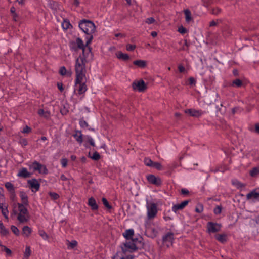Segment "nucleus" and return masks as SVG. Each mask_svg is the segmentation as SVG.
Returning a JSON list of instances; mask_svg holds the SVG:
<instances>
[{"label": "nucleus", "mask_w": 259, "mask_h": 259, "mask_svg": "<svg viewBox=\"0 0 259 259\" xmlns=\"http://www.w3.org/2000/svg\"><path fill=\"white\" fill-rule=\"evenodd\" d=\"M19 213L18 214L17 219L20 223H25L28 220V212L25 207L27 205L17 203Z\"/></svg>", "instance_id": "nucleus-5"}, {"label": "nucleus", "mask_w": 259, "mask_h": 259, "mask_svg": "<svg viewBox=\"0 0 259 259\" xmlns=\"http://www.w3.org/2000/svg\"><path fill=\"white\" fill-rule=\"evenodd\" d=\"M57 87H58V89L60 91H62L63 90V84L62 83H57Z\"/></svg>", "instance_id": "nucleus-59"}, {"label": "nucleus", "mask_w": 259, "mask_h": 259, "mask_svg": "<svg viewBox=\"0 0 259 259\" xmlns=\"http://www.w3.org/2000/svg\"><path fill=\"white\" fill-rule=\"evenodd\" d=\"M39 165L40 166H38V170H37V171H38V172L39 174H48V169L47 168H46V166L40 164L39 163Z\"/></svg>", "instance_id": "nucleus-31"}, {"label": "nucleus", "mask_w": 259, "mask_h": 259, "mask_svg": "<svg viewBox=\"0 0 259 259\" xmlns=\"http://www.w3.org/2000/svg\"><path fill=\"white\" fill-rule=\"evenodd\" d=\"M255 132L259 134V123H256L255 124Z\"/></svg>", "instance_id": "nucleus-61"}, {"label": "nucleus", "mask_w": 259, "mask_h": 259, "mask_svg": "<svg viewBox=\"0 0 259 259\" xmlns=\"http://www.w3.org/2000/svg\"><path fill=\"white\" fill-rule=\"evenodd\" d=\"M21 143L23 145L26 146L27 145V141L25 139H23L21 141Z\"/></svg>", "instance_id": "nucleus-64"}, {"label": "nucleus", "mask_w": 259, "mask_h": 259, "mask_svg": "<svg viewBox=\"0 0 259 259\" xmlns=\"http://www.w3.org/2000/svg\"><path fill=\"white\" fill-rule=\"evenodd\" d=\"M73 137L75 139L76 141L79 144L82 142V134L80 131H75V134L73 135Z\"/></svg>", "instance_id": "nucleus-20"}, {"label": "nucleus", "mask_w": 259, "mask_h": 259, "mask_svg": "<svg viewBox=\"0 0 259 259\" xmlns=\"http://www.w3.org/2000/svg\"><path fill=\"white\" fill-rule=\"evenodd\" d=\"M218 24V22L215 21H212L210 22V24H209V26L210 27H212V26H216Z\"/></svg>", "instance_id": "nucleus-62"}, {"label": "nucleus", "mask_w": 259, "mask_h": 259, "mask_svg": "<svg viewBox=\"0 0 259 259\" xmlns=\"http://www.w3.org/2000/svg\"><path fill=\"white\" fill-rule=\"evenodd\" d=\"M147 179L150 183L155 185H159L161 183L160 180L152 175H149Z\"/></svg>", "instance_id": "nucleus-17"}, {"label": "nucleus", "mask_w": 259, "mask_h": 259, "mask_svg": "<svg viewBox=\"0 0 259 259\" xmlns=\"http://www.w3.org/2000/svg\"><path fill=\"white\" fill-rule=\"evenodd\" d=\"M66 69L64 66H62L59 70V73L61 75L64 76L66 74Z\"/></svg>", "instance_id": "nucleus-47"}, {"label": "nucleus", "mask_w": 259, "mask_h": 259, "mask_svg": "<svg viewBox=\"0 0 259 259\" xmlns=\"http://www.w3.org/2000/svg\"><path fill=\"white\" fill-rule=\"evenodd\" d=\"M147 215L149 219L153 218L157 213V206L154 203L149 204L147 206Z\"/></svg>", "instance_id": "nucleus-8"}, {"label": "nucleus", "mask_w": 259, "mask_h": 259, "mask_svg": "<svg viewBox=\"0 0 259 259\" xmlns=\"http://www.w3.org/2000/svg\"><path fill=\"white\" fill-rule=\"evenodd\" d=\"M181 193L183 195H187L189 193V191L186 189H182Z\"/></svg>", "instance_id": "nucleus-58"}, {"label": "nucleus", "mask_w": 259, "mask_h": 259, "mask_svg": "<svg viewBox=\"0 0 259 259\" xmlns=\"http://www.w3.org/2000/svg\"><path fill=\"white\" fill-rule=\"evenodd\" d=\"M189 202V200H185L180 204L174 205L172 207L171 210L173 212L176 213L179 210H181L184 209V208L188 205Z\"/></svg>", "instance_id": "nucleus-11"}, {"label": "nucleus", "mask_w": 259, "mask_h": 259, "mask_svg": "<svg viewBox=\"0 0 259 259\" xmlns=\"http://www.w3.org/2000/svg\"><path fill=\"white\" fill-rule=\"evenodd\" d=\"M11 229L12 231L13 232V233L14 234H15L17 236L19 235L20 231L17 227H16L15 226L12 225V226H11Z\"/></svg>", "instance_id": "nucleus-38"}, {"label": "nucleus", "mask_w": 259, "mask_h": 259, "mask_svg": "<svg viewBox=\"0 0 259 259\" xmlns=\"http://www.w3.org/2000/svg\"><path fill=\"white\" fill-rule=\"evenodd\" d=\"M31 232V229L27 226H25L23 228L22 234L26 237H28L30 235Z\"/></svg>", "instance_id": "nucleus-26"}, {"label": "nucleus", "mask_w": 259, "mask_h": 259, "mask_svg": "<svg viewBox=\"0 0 259 259\" xmlns=\"http://www.w3.org/2000/svg\"><path fill=\"white\" fill-rule=\"evenodd\" d=\"M60 179L62 181H66L67 180V178L63 174L61 175L60 176Z\"/></svg>", "instance_id": "nucleus-63"}, {"label": "nucleus", "mask_w": 259, "mask_h": 259, "mask_svg": "<svg viewBox=\"0 0 259 259\" xmlns=\"http://www.w3.org/2000/svg\"><path fill=\"white\" fill-rule=\"evenodd\" d=\"M221 10L219 8H214L211 10V13L213 15H218L220 13Z\"/></svg>", "instance_id": "nucleus-44"}, {"label": "nucleus", "mask_w": 259, "mask_h": 259, "mask_svg": "<svg viewBox=\"0 0 259 259\" xmlns=\"http://www.w3.org/2000/svg\"><path fill=\"white\" fill-rule=\"evenodd\" d=\"M145 22L148 24H151L155 22V19L153 17H149L146 19Z\"/></svg>", "instance_id": "nucleus-52"}, {"label": "nucleus", "mask_w": 259, "mask_h": 259, "mask_svg": "<svg viewBox=\"0 0 259 259\" xmlns=\"http://www.w3.org/2000/svg\"><path fill=\"white\" fill-rule=\"evenodd\" d=\"M144 162L146 166L152 167L154 162L149 158L146 157L144 160Z\"/></svg>", "instance_id": "nucleus-35"}, {"label": "nucleus", "mask_w": 259, "mask_h": 259, "mask_svg": "<svg viewBox=\"0 0 259 259\" xmlns=\"http://www.w3.org/2000/svg\"><path fill=\"white\" fill-rule=\"evenodd\" d=\"M146 61H145L144 60H135L133 62V65H146Z\"/></svg>", "instance_id": "nucleus-42"}, {"label": "nucleus", "mask_w": 259, "mask_h": 259, "mask_svg": "<svg viewBox=\"0 0 259 259\" xmlns=\"http://www.w3.org/2000/svg\"><path fill=\"white\" fill-rule=\"evenodd\" d=\"M31 131V128L28 126H26L23 130L22 132L24 133H28Z\"/></svg>", "instance_id": "nucleus-57"}, {"label": "nucleus", "mask_w": 259, "mask_h": 259, "mask_svg": "<svg viewBox=\"0 0 259 259\" xmlns=\"http://www.w3.org/2000/svg\"><path fill=\"white\" fill-rule=\"evenodd\" d=\"M123 236L127 239L130 240V229H127L124 233Z\"/></svg>", "instance_id": "nucleus-55"}, {"label": "nucleus", "mask_w": 259, "mask_h": 259, "mask_svg": "<svg viewBox=\"0 0 259 259\" xmlns=\"http://www.w3.org/2000/svg\"><path fill=\"white\" fill-rule=\"evenodd\" d=\"M68 160L66 158H62L61 160V163L63 167H66L67 165Z\"/></svg>", "instance_id": "nucleus-53"}, {"label": "nucleus", "mask_w": 259, "mask_h": 259, "mask_svg": "<svg viewBox=\"0 0 259 259\" xmlns=\"http://www.w3.org/2000/svg\"><path fill=\"white\" fill-rule=\"evenodd\" d=\"M5 186L11 194L15 196L14 185L10 182H7L5 183Z\"/></svg>", "instance_id": "nucleus-22"}, {"label": "nucleus", "mask_w": 259, "mask_h": 259, "mask_svg": "<svg viewBox=\"0 0 259 259\" xmlns=\"http://www.w3.org/2000/svg\"><path fill=\"white\" fill-rule=\"evenodd\" d=\"M215 238L221 243H224L226 241V235L225 234H218L215 236Z\"/></svg>", "instance_id": "nucleus-32"}, {"label": "nucleus", "mask_w": 259, "mask_h": 259, "mask_svg": "<svg viewBox=\"0 0 259 259\" xmlns=\"http://www.w3.org/2000/svg\"><path fill=\"white\" fill-rule=\"evenodd\" d=\"M39 234L40 235V236L42 237L43 239L45 240L48 238V235L44 231H39Z\"/></svg>", "instance_id": "nucleus-51"}, {"label": "nucleus", "mask_w": 259, "mask_h": 259, "mask_svg": "<svg viewBox=\"0 0 259 259\" xmlns=\"http://www.w3.org/2000/svg\"><path fill=\"white\" fill-rule=\"evenodd\" d=\"M116 56L120 60L126 61L129 59V56L127 54L123 53L122 52L118 51L116 53Z\"/></svg>", "instance_id": "nucleus-21"}, {"label": "nucleus", "mask_w": 259, "mask_h": 259, "mask_svg": "<svg viewBox=\"0 0 259 259\" xmlns=\"http://www.w3.org/2000/svg\"><path fill=\"white\" fill-rule=\"evenodd\" d=\"M203 210V207L201 204L198 205L195 208V211L198 213H201V212H202Z\"/></svg>", "instance_id": "nucleus-50"}, {"label": "nucleus", "mask_w": 259, "mask_h": 259, "mask_svg": "<svg viewBox=\"0 0 259 259\" xmlns=\"http://www.w3.org/2000/svg\"><path fill=\"white\" fill-rule=\"evenodd\" d=\"M87 138L88 139V142L90 143L91 145H92V146H95L94 141L91 137L89 136H87Z\"/></svg>", "instance_id": "nucleus-48"}, {"label": "nucleus", "mask_w": 259, "mask_h": 259, "mask_svg": "<svg viewBox=\"0 0 259 259\" xmlns=\"http://www.w3.org/2000/svg\"><path fill=\"white\" fill-rule=\"evenodd\" d=\"M76 86L79 85L78 88V94H82L84 93L87 91V86L85 85V82H82L80 83H77V84H75Z\"/></svg>", "instance_id": "nucleus-23"}, {"label": "nucleus", "mask_w": 259, "mask_h": 259, "mask_svg": "<svg viewBox=\"0 0 259 259\" xmlns=\"http://www.w3.org/2000/svg\"><path fill=\"white\" fill-rule=\"evenodd\" d=\"M134 231L131 229V253L138 249L141 246V241L138 238H133Z\"/></svg>", "instance_id": "nucleus-7"}, {"label": "nucleus", "mask_w": 259, "mask_h": 259, "mask_svg": "<svg viewBox=\"0 0 259 259\" xmlns=\"http://www.w3.org/2000/svg\"><path fill=\"white\" fill-rule=\"evenodd\" d=\"M0 209L3 216L5 219H8V213L9 211L7 208V205L5 204H0Z\"/></svg>", "instance_id": "nucleus-19"}, {"label": "nucleus", "mask_w": 259, "mask_h": 259, "mask_svg": "<svg viewBox=\"0 0 259 259\" xmlns=\"http://www.w3.org/2000/svg\"><path fill=\"white\" fill-rule=\"evenodd\" d=\"M85 46L84 45L82 40L80 38H76L74 40H72L70 43V49L74 51H76L78 49H81L83 53V57L78 58L76 60V65H85L88 63L90 60L92 58V54L91 52L90 49L89 50L87 53V56L85 55Z\"/></svg>", "instance_id": "nucleus-1"}, {"label": "nucleus", "mask_w": 259, "mask_h": 259, "mask_svg": "<svg viewBox=\"0 0 259 259\" xmlns=\"http://www.w3.org/2000/svg\"><path fill=\"white\" fill-rule=\"evenodd\" d=\"M88 68L86 66H75L76 79L75 84L87 80L86 74Z\"/></svg>", "instance_id": "nucleus-3"}, {"label": "nucleus", "mask_w": 259, "mask_h": 259, "mask_svg": "<svg viewBox=\"0 0 259 259\" xmlns=\"http://www.w3.org/2000/svg\"><path fill=\"white\" fill-rule=\"evenodd\" d=\"M100 154L97 152H95L91 157V158L94 160H98L100 159Z\"/></svg>", "instance_id": "nucleus-45"}, {"label": "nucleus", "mask_w": 259, "mask_h": 259, "mask_svg": "<svg viewBox=\"0 0 259 259\" xmlns=\"http://www.w3.org/2000/svg\"><path fill=\"white\" fill-rule=\"evenodd\" d=\"M184 13L185 16V20L187 22H190L192 20L191 13L189 9L184 10Z\"/></svg>", "instance_id": "nucleus-27"}, {"label": "nucleus", "mask_w": 259, "mask_h": 259, "mask_svg": "<svg viewBox=\"0 0 259 259\" xmlns=\"http://www.w3.org/2000/svg\"><path fill=\"white\" fill-rule=\"evenodd\" d=\"M222 211V206H217L214 209V213L215 214H219L221 213Z\"/></svg>", "instance_id": "nucleus-46"}, {"label": "nucleus", "mask_w": 259, "mask_h": 259, "mask_svg": "<svg viewBox=\"0 0 259 259\" xmlns=\"http://www.w3.org/2000/svg\"><path fill=\"white\" fill-rule=\"evenodd\" d=\"M79 125L82 128L88 127L89 126L88 123L83 119L79 120Z\"/></svg>", "instance_id": "nucleus-39"}, {"label": "nucleus", "mask_w": 259, "mask_h": 259, "mask_svg": "<svg viewBox=\"0 0 259 259\" xmlns=\"http://www.w3.org/2000/svg\"><path fill=\"white\" fill-rule=\"evenodd\" d=\"M121 250L118 251L112 259H129L130 242H126L121 245Z\"/></svg>", "instance_id": "nucleus-4"}, {"label": "nucleus", "mask_w": 259, "mask_h": 259, "mask_svg": "<svg viewBox=\"0 0 259 259\" xmlns=\"http://www.w3.org/2000/svg\"><path fill=\"white\" fill-rule=\"evenodd\" d=\"M208 232L210 233H216L219 231L221 228V225L211 222H208L207 225Z\"/></svg>", "instance_id": "nucleus-9"}, {"label": "nucleus", "mask_w": 259, "mask_h": 259, "mask_svg": "<svg viewBox=\"0 0 259 259\" xmlns=\"http://www.w3.org/2000/svg\"><path fill=\"white\" fill-rule=\"evenodd\" d=\"M61 25L64 30L69 29L71 27L70 22L67 20H63L62 22Z\"/></svg>", "instance_id": "nucleus-30"}, {"label": "nucleus", "mask_w": 259, "mask_h": 259, "mask_svg": "<svg viewBox=\"0 0 259 259\" xmlns=\"http://www.w3.org/2000/svg\"><path fill=\"white\" fill-rule=\"evenodd\" d=\"M151 167L155 168L156 169H157L158 170H161V169H162V165H161V164L160 163L156 162H153V164Z\"/></svg>", "instance_id": "nucleus-41"}, {"label": "nucleus", "mask_w": 259, "mask_h": 259, "mask_svg": "<svg viewBox=\"0 0 259 259\" xmlns=\"http://www.w3.org/2000/svg\"><path fill=\"white\" fill-rule=\"evenodd\" d=\"M79 27L84 33L90 35L89 38L86 42V45L88 46L93 39L92 34L95 31V25L91 21L83 20L79 23Z\"/></svg>", "instance_id": "nucleus-2"}, {"label": "nucleus", "mask_w": 259, "mask_h": 259, "mask_svg": "<svg viewBox=\"0 0 259 259\" xmlns=\"http://www.w3.org/2000/svg\"><path fill=\"white\" fill-rule=\"evenodd\" d=\"M174 234L169 232L163 237V243L167 247H169L172 245L174 240Z\"/></svg>", "instance_id": "nucleus-10"}, {"label": "nucleus", "mask_w": 259, "mask_h": 259, "mask_svg": "<svg viewBox=\"0 0 259 259\" xmlns=\"http://www.w3.org/2000/svg\"><path fill=\"white\" fill-rule=\"evenodd\" d=\"M9 230L5 228L2 221H0V233L5 236L9 234Z\"/></svg>", "instance_id": "nucleus-28"}, {"label": "nucleus", "mask_w": 259, "mask_h": 259, "mask_svg": "<svg viewBox=\"0 0 259 259\" xmlns=\"http://www.w3.org/2000/svg\"><path fill=\"white\" fill-rule=\"evenodd\" d=\"M132 88L135 92L144 93L147 90L148 85L142 79L136 80L132 83Z\"/></svg>", "instance_id": "nucleus-6"}, {"label": "nucleus", "mask_w": 259, "mask_h": 259, "mask_svg": "<svg viewBox=\"0 0 259 259\" xmlns=\"http://www.w3.org/2000/svg\"><path fill=\"white\" fill-rule=\"evenodd\" d=\"M246 197L247 199L255 200L259 199V190H254L247 194Z\"/></svg>", "instance_id": "nucleus-16"}, {"label": "nucleus", "mask_w": 259, "mask_h": 259, "mask_svg": "<svg viewBox=\"0 0 259 259\" xmlns=\"http://www.w3.org/2000/svg\"><path fill=\"white\" fill-rule=\"evenodd\" d=\"M178 31L180 33L182 34H184L187 32V29L184 27L183 26L179 27Z\"/></svg>", "instance_id": "nucleus-43"}, {"label": "nucleus", "mask_w": 259, "mask_h": 259, "mask_svg": "<svg viewBox=\"0 0 259 259\" xmlns=\"http://www.w3.org/2000/svg\"><path fill=\"white\" fill-rule=\"evenodd\" d=\"M185 113L190 114L194 117H198L202 114V112L200 110H197L193 109H190L185 110Z\"/></svg>", "instance_id": "nucleus-14"}, {"label": "nucleus", "mask_w": 259, "mask_h": 259, "mask_svg": "<svg viewBox=\"0 0 259 259\" xmlns=\"http://www.w3.org/2000/svg\"><path fill=\"white\" fill-rule=\"evenodd\" d=\"M145 232L151 238L156 237L158 233L157 230L150 225L146 226Z\"/></svg>", "instance_id": "nucleus-12"}, {"label": "nucleus", "mask_w": 259, "mask_h": 259, "mask_svg": "<svg viewBox=\"0 0 259 259\" xmlns=\"http://www.w3.org/2000/svg\"><path fill=\"white\" fill-rule=\"evenodd\" d=\"M38 166H40L39 163L35 161L32 164L29 165V169L33 172H35L38 170Z\"/></svg>", "instance_id": "nucleus-25"}, {"label": "nucleus", "mask_w": 259, "mask_h": 259, "mask_svg": "<svg viewBox=\"0 0 259 259\" xmlns=\"http://www.w3.org/2000/svg\"><path fill=\"white\" fill-rule=\"evenodd\" d=\"M22 201V203L25 205H28V196L27 195L23 192H20V195Z\"/></svg>", "instance_id": "nucleus-24"}, {"label": "nucleus", "mask_w": 259, "mask_h": 259, "mask_svg": "<svg viewBox=\"0 0 259 259\" xmlns=\"http://www.w3.org/2000/svg\"><path fill=\"white\" fill-rule=\"evenodd\" d=\"M179 71L180 72H184L185 71V69L184 66H179Z\"/></svg>", "instance_id": "nucleus-60"}, {"label": "nucleus", "mask_w": 259, "mask_h": 259, "mask_svg": "<svg viewBox=\"0 0 259 259\" xmlns=\"http://www.w3.org/2000/svg\"><path fill=\"white\" fill-rule=\"evenodd\" d=\"M88 205L91 207L93 210H96L98 208V205L97 204L95 199L93 197L89 199Z\"/></svg>", "instance_id": "nucleus-18"}, {"label": "nucleus", "mask_w": 259, "mask_h": 259, "mask_svg": "<svg viewBox=\"0 0 259 259\" xmlns=\"http://www.w3.org/2000/svg\"><path fill=\"white\" fill-rule=\"evenodd\" d=\"M31 176V174L28 171L26 168H22L19 170L18 173L17 174V176L18 177L23 178H27L30 177Z\"/></svg>", "instance_id": "nucleus-13"}, {"label": "nucleus", "mask_w": 259, "mask_h": 259, "mask_svg": "<svg viewBox=\"0 0 259 259\" xmlns=\"http://www.w3.org/2000/svg\"><path fill=\"white\" fill-rule=\"evenodd\" d=\"M49 195L54 200L57 199L59 197V195L55 192H50Z\"/></svg>", "instance_id": "nucleus-49"}, {"label": "nucleus", "mask_w": 259, "mask_h": 259, "mask_svg": "<svg viewBox=\"0 0 259 259\" xmlns=\"http://www.w3.org/2000/svg\"><path fill=\"white\" fill-rule=\"evenodd\" d=\"M0 246H2L4 248V251H5L8 255L11 254L12 251L10 249H9L5 246L2 245V244H1Z\"/></svg>", "instance_id": "nucleus-54"}, {"label": "nucleus", "mask_w": 259, "mask_h": 259, "mask_svg": "<svg viewBox=\"0 0 259 259\" xmlns=\"http://www.w3.org/2000/svg\"><path fill=\"white\" fill-rule=\"evenodd\" d=\"M102 201L103 204L104 205V206L106 207H107L108 209L111 208V206L109 204L108 201H107V200L106 198H103L102 199Z\"/></svg>", "instance_id": "nucleus-40"}, {"label": "nucleus", "mask_w": 259, "mask_h": 259, "mask_svg": "<svg viewBox=\"0 0 259 259\" xmlns=\"http://www.w3.org/2000/svg\"><path fill=\"white\" fill-rule=\"evenodd\" d=\"M38 114L40 116L48 118L50 116V112L48 111H45L44 109H40L38 111Z\"/></svg>", "instance_id": "nucleus-29"}, {"label": "nucleus", "mask_w": 259, "mask_h": 259, "mask_svg": "<svg viewBox=\"0 0 259 259\" xmlns=\"http://www.w3.org/2000/svg\"><path fill=\"white\" fill-rule=\"evenodd\" d=\"M28 184L30 185L31 188L34 189L35 191H38L40 188V184L35 179L28 180Z\"/></svg>", "instance_id": "nucleus-15"}, {"label": "nucleus", "mask_w": 259, "mask_h": 259, "mask_svg": "<svg viewBox=\"0 0 259 259\" xmlns=\"http://www.w3.org/2000/svg\"><path fill=\"white\" fill-rule=\"evenodd\" d=\"M77 245V242L75 240H72L71 242L68 241L67 246L69 249H73Z\"/></svg>", "instance_id": "nucleus-34"}, {"label": "nucleus", "mask_w": 259, "mask_h": 259, "mask_svg": "<svg viewBox=\"0 0 259 259\" xmlns=\"http://www.w3.org/2000/svg\"><path fill=\"white\" fill-rule=\"evenodd\" d=\"M259 174V168L254 167L250 171V174L252 177H254Z\"/></svg>", "instance_id": "nucleus-37"}, {"label": "nucleus", "mask_w": 259, "mask_h": 259, "mask_svg": "<svg viewBox=\"0 0 259 259\" xmlns=\"http://www.w3.org/2000/svg\"><path fill=\"white\" fill-rule=\"evenodd\" d=\"M243 85L242 81L239 79H236L234 80L231 85L232 87H240Z\"/></svg>", "instance_id": "nucleus-33"}, {"label": "nucleus", "mask_w": 259, "mask_h": 259, "mask_svg": "<svg viewBox=\"0 0 259 259\" xmlns=\"http://www.w3.org/2000/svg\"><path fill=\"white\" fill-rule=\"evenodd\" d=\"M31 251L30 246H26L24 253V258H27L29 257L31 254Z\"/></svg>", "instance_id": "nucleus-36"}, {"label": "nucleus", "mask_w": 259, "mask_h": 259, "mask_svg": "<svg viewBox=\"0 0 259 259\" xmlns=\"http://www.w3.org/2000/svg\"><path fill=\"white\" fill-rule=\"evenodd\" d=\"M189 84L191 85H195L196 83V80L193 77H190L189 79Z\"/></svg>", "instance_id": "nucleus-56"}]
</instances>
